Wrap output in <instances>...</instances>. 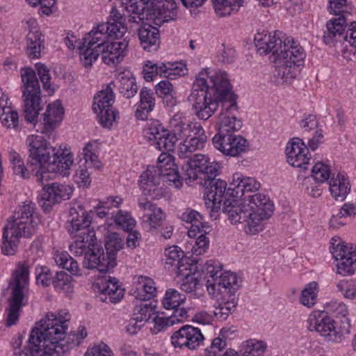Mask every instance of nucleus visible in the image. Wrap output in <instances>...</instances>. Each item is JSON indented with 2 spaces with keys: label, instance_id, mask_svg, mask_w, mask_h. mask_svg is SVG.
Returning <instances> with one entry per match:
<instances>
[{
  "label": "nucleus",
  "instance_id": "4be33fe9",
  "mask_svg": "<svg viewBox=\"0 0 356 356\" xmlns=\"http://www.w3.org/2000/svg\"><path fill=\"white\" fill-rule=\"evenodd\" d=\"M143 77L147 81H152L156 75L164 76L168 79H175L177 76L184 74V69L178 66L177 63H163L158 65L152 61L145 62L143 67Z\"/></svg>",
  "mask_w": 356,
  "mask_h": 356
},
{
  "label": "nucleus",
  "instance_id": "2eb2a0df",
  "mask_svg": "<svg viewBox=\"0 0 356 356\" xmlns=\"http://www.w3.org/2000/svg\"><path fill=\"white\" fill-rule=\"evenodd\" d=\"M113 102L114 93L110 85L94 97L93 110L104 127L109 128L115 120V113L112 110Z\"/></svg>",
  "mask_w": 356,
  "mask_h": 356
},
{
  "label": "nucleus",
  "instance_id": "c03bdc74",
  "mask_svg": "<svg viewBox=\"0 0 356 356\" xmlns=\"http://www.w3.org/2000/svg\"><path fill=\"white\" fill-rule=\"evenodd\" d=\"M159 172H161V180L167 183L170 186H175L176 188H179L182 186L181 177L178 171L177 165L165 167L163 165L158 166Z\"/></svg>",
  "mask_w": 356,
  "mask_h": 356
},
{
  "label": "nucleus",
  "instance_id": "aec40b11",
  "mask_svg": "<svg viewBox=\"0 0 356 356\" xmlns=\"http://www.w3.org/2000/svg\"><path fill=\"white\" fill-rule=\"evenodd\" d=\"M139 182L145 196L154 200H159L163 197L164 191L162 187L159 186L161 172H159L158 166H149L140 175Z\"/></svg>",
  "mask_w": 356,
  "mask_h": 356
},
{
  "label": "nucleus",
  "instance_id": "f257e3e1",
  "mask_svg": "<svg viewBox=\"0 0 356 356\" xmlns=\"http://www.w3.org/2000/svg\"><path fill=\"white\" fill-rule=\"evenodd\" d=\"M208 69L202 70L196 77L188 97V102L194 115L200 120H207L222 103L220 118L232 116L237 111L236 96L232 92L227 74L217 72L209 76Z\"/></svg>",
  "mask_w": 356,
  "mask_h": 356
},
{
  "label": "nucleus",
  "instance_id": "c85d7f7f",
  "mask_svg": "<svg viewBox=\"0 0 356 356\" xmlns=\"http://www.w3.org/2000/svg\"><path fill=\"white\" fill-rule=\"evenodd\" d=\"M141 47L147 51H156L160 44L159 29L149 24H143L138 29Z\"/></svg>",
  "mask_w": 356,
  "mask_h": 356
},
{
  "label": "nucleus",
  "instance_id": "338daca9",
  "mask_svg": "<svg viewBox=\"0 0 356 356\" xmlns=\"http://www.w3.org/2000/svg\"><path fill=\"white\" fill-rule=\"evenodd\" d=\"M165 264L172 267L183 259L184 252L177 246L169 247L165 250Z\"/></svg>",
  "mask_w": 356,
  "mask_h": 356
},
{
  "label": "nucleus",
  "instance_id": "680f3d73",
  "mask_svg": "<svg viewBox=\"0 0 356 356\" xmlns=\"http://www.w3.org/2000/svg\"><path fill=\"white\" fill-rule=\"evenodd\" d=\"M155 314V307L151 304L136 305L134 309V316L145 323Z\"/></svg>",
  "mask_w": 356,
  "mask_h": 356
},
{
  "label": "nucleus",
  "instance_id": "ea45409f",
  "mask_svg": "<svg viewBox=\"0 0 356 356\" xmlns=\"http://www.w3.org/2000/svg\"><path fill=\"white\" fill-rule=\"evenodd\" d=\"M124 246V242L120 234L116 232L109 234L106 238L105 248L108 257V266L115 267L116 254Z\"/></svg>",
  "mask_w": 356,
  "mask_h": 356
},
{
  "label": "nucleus",
  "instance_id": "c9c22d12",
  "mask_svg": "<svg viewBox=\"0 0 356 356\" xmlns=\"http://www.w3.org/2000/svg\"><path fill=\"white\" fill-rule=\"evenodd\" d=\"M310 331H316L323 337L330 336L332 333H336L335 321L327 316V313H321L316 316H310L309 318Z\"/></svg>",
  "mask_w": 356,
  "mask_h": 356
},
{
  "label": "nucleus",
  "instance_id": "9b49d317",
  "mask_svg": "<svg viewBox=\"0 0 356 356\" xmlns=\"http://www.w3.org/2000/svg\"><path fill=\"white\" fill-rule=\"evenodd\" d=\"M49 320V321L54 322V323H52L53 327H62L63 329V337H62L60 340L58 339L59 346L60 345L65 348L63 350L64 351L60 355L64 354L73 346H79L81 341L87 336V332L84 327H82L77 333L75 332H70L67 336L66 332L68 327L67 322L70 320V314L68 312L65 311L59 312L57 314L50 312L47 313L43 318L36 323L34 327H40V325H45ZM54 341L56 342L57 339L52 340V342H54Z\"/></svg>",
  "mask_w": 356,
  "mask_h": 356
},
{
  "label": "nucleus",
  "instance_id": "69168bd1",
  "mask_svg": "<svg viewBox=\"0 0 356 356\" xmlns=\"http://www.w3.org/2000/svg\"><path fill=\"white\" fill-rule=\"evenodd\" d=\"M356 215V206L352 203H345L337 215L332 216L330 220L331 227H336L337 220L341 218L353 217Z\"/></svg>",
  "mask_w": 356,
  "mask_h": 356
},
{
  "label": "nucleus",
  "instance_id": "f8f14e48",
  "mask_svg": "<svg viewBox=\"0 0 356 356\" xmlns=\"http://www.w3.org/2000/svg\"><path fill=\"white\" fill-rule=\"evenodd\" d=\"M248 197L246 205L251 209L253 219L250 220L245 233L256 234L263 230L264 221L272 215L273 204L268 197L259 193Z\"/></svg>",
  "mask_w": 356,
  "mask_h": 356
},
{
  "label": "nucleus",
  "instance_id": "a878e982",
  "mask_svg": "<svg viewBox=\"0 0 356 356\" xmlns=\"http://www.w3.org/2000/svg\"><path fill=\"white\" fill-rule=\"evenodd\" d=\"M129 40L127 38L121 41L108 42L104 49L99 50L102 61L108 65H115L121 63L128 51Z\"/></svg>",
  "mask_w": 356,
  "mask_h": 356
},
{
  "label": "nucleus",
  "instance_id": "f3484780",
  "mask_svg": "<svg viewBox=\"0 0 356 356\" xmlns=\"http://www.w3.org/2000/svg\"><path fill=\"white\" fill-rule=\"evenodd\" d=\"M346 21V18L342 15L337 19H331L327 22V32L325 33L323 38L325 44H331L334 40L343 38L351 46L356 47V22L350 23L345 35H343V26Z\"/></svg>",
  "mask_w": 356,
  "mask_h": 356
},
{
  "label": "nucleus",
  "instance_id": "72a5a7b5",
  "mask_svg": "<svg viewBox=\"0 0 356 356\" xmlns=\"http://www.w3.org/2000/svg\"><path fill=\"white\" fill-rule=\"evenodd\" d=\"M64 114L63 108L60 102L57 101L52 104H49L43 118L42 133L51 132L63 120Z\"/></svg>",
  "mask_w": 356,
  "mask_h": 356
},
{
  "label": "nucleus",
  "instance_id": "864d4df0",
  "mask_svg": "<svg viewBox=\"0 0 356 356\" xmlns=\"http://www.w3.org/2000/svg\"><path fill=\"white\" fill-rule=\"evenodd\" d=\"M126 4L127 12H146V18H154L150 0H128Z\"/></svg>",
  "mask_w": 356,
  "mask_h": 356
},
{
  "label": "nucleus",
  "instance_id": "ddd939ff",
  "mask_svg": "<svg viewBox=\"0 0 356 356\" xmlns=\"http://www.w3.org/2000/svg\"><path fill=\"white\" fill-rule=\"evenodd\" d=\"M331 252L336 260H340L337 265V273L343 276L350 275L356 272V245L348 247L339 238L332 239Z\"/></svg>",
  "mask_w": 356,
  "mask_h": 356
},
{
  "label": "nucleus",
  "instance_id": "37998d69",
  "mask_svg": "<svg viewBox=\"0 0 356 356\" xmlns=\"http://www.w3.org/2000/svg\"><path fill=\"white\" fill-rule=\"evenodd\" d=\"M215 12L219 17L236 13L243 6V0H211Z\"/></svg>",
  "mask_w": 356,
  "mask_h": 356
},
{
  "label": "nucleus",
  "instance_id": "7c9ffc66",
  "mask_svg": "<svg viewBox=\"0 0 356 356\" xmlns=\"http://www.w3.org/2000/svg\"><path fill=\"white\" fill-rule=\"evenodd\" d=\"M152 14L160 22L174 19L177 15V4L175 0H151Z\"/></svg>",
  "mask_w": 356,
  "mask_h": 356
},
{
  "label": "nucleus",
  "instance_id": "6e6552de",
  "mask_svg": "<svg viewBox=\"0 0 356 356\" xmlns=\"http://www.w3.org/2000/svg\"><path fill=\"white\" fill-rule=\"evenodd\" d=\"M26 143L29 148L31 165L35 166L32 171L35 170L34 175L36 177V181L43 185L44 179L49 177L45 168L53 156L56 155V149L42 136H29Z\"/></svg>",
  "mask_w": 356,
  "mask_h": 356
},
{
  "label": "nucleus",
  "instance_id": "4c0bfd02",
  "mask_svg": "<svg viewBox=\"0 0 356 356\" xmlns=\"http://www.w3.org/2000/svg\"><path fill=\"white\" fill-rule=\"evenodd\" d=\"M155 98L154 92L147 88H143L140 92V104L135 112L137 119L145 120L149 113L154 109Z\"/></svg>",
  "mask_w": 356,
  "mask_h": 356
},
{
  "label": "nucleus",
  "instance_id": "052dcab7",
  "mask_svg": "<svg viewBox=\"0 0 356 356\" xmlns=\"http://www.w3.org/2000/svg\"><path fill=\"white\" fill-rule=\"evenodd\" d=\"M207 232L201 229V232L197 233L195 241V244L193 245L191 252L193 254L201 255L204 254L209 248V240L205 236Z\"/></svg>",
  "mask_w": 356,
  "mask_h": 356
},
{
  "label": "nucleus",
  "instance_id": "423d86ee",
  "mask_svg": "<svg viewBox=\"0 0 356 356\" xmlns=\"http://www.w3.org/2000/svg\"><path fill=\"white\" fill-rule=\"evenodd\" d=\"M34 267L33 262L24 261L18 262L13 270L11 279L8 284L10 296L8 299V307L6 308V325L10 327L15 325L19 320L20 312L26 291L29 284V274Z\"/></svg>",
  "mask_w": 356,
  "mask_h": 356
},
{
  "label": "nucleus",
  "instance_id": "39448f33",
  "mask_svg": "<svg viewBox=\"0 0 356 356\" xmlns=\"http://www.w3.org/2000/svg\"><path fill=\"white\" fill-rule=\"evenodd\" d=\"M202 270L208 275L207 288L209 293L212 296L216 292L222 293L218 303L233 312L237 305L235 293L241 286V281L235 273L222 272V266L217 261H207Z\"/></svg>",
  "mask_w": 356,
  "mask_h": 356
},
{
  "label": "nucleus",
  "instance_id": "412c9836",
  "mask_svg": "<svg viewBox=\"0 0 356 356\" xmlns=\"http://www.w3.org/2000/svg\"><path fill=\"white\" fill-rule=\"evenodd\" d=\"M212 141L216 149L225 155L231 156H236L245 152L248 145L245 138L234 134L223 136H215Z\"/></svg>",
  "mask_w": 356,
  "mask_h": 356
},
{
  "label": "nucleus",
  "instance_id": "5701e85b",
  "mask_svg": "<svg viewBox=\"0 0 356 356\" xmlns=\"http://www.w3.org/2000/svg\"><path fill=\"white\" fill-rule=\"evenodd\" d=\"M138 207L143 212V223L147 225L150 230L163 226L165 216L161 208L144 197L139 199Z\"/></svg>",
  "mask_w": 356,
  "mask_h": 356
},
{
  "label": "nucleus",
  "instance_id": "7ed1b4c3",
  "mask_svg": "<svg viewBox=\"0 0 356 356\" xmlns=\"http://www.w3.org/2000/svg\"><path fill=\"white\" fill-rule=\"evenodd\" d=\"M125 18L113 8L106 23L99 24L79 42L80 59L86 67H90L99 56V50L108 42V38L120 39L127 31Z\"/></svg>",
  "mask_w": 356,
  "mask_h": 356
},
{
  "label": "nucleus",
  "instance_id": "603ef678",
  "mask_svg": "<svg viewBox=\"0 0 356 356\" xmlns=\"http://www.w3.org/2000/svg\"><path fill=\"white\" fill-rule=\"evenodd\" d=\"M186 300V296L181 294L174 289H169L165 291L162 304L165 309H170L177 306H180Z\"/></svg>",
  "mask_w": 356,
  "mask_h": 356
},
{
  "label": "nucleus",
  "instance_id": "5fc2aeb1",
  "mask_svg": "<svg viewBox=\"0 0 356 356\" xmlns=\"http://www.w3.org/2000/svg\"><path fill=\"white\" fill-rule=\"evenodd\" d=\"M317 289L318 284L316 282L309 283L306 288L302 291L300 302L307 307H313L316 302Z\"/></svg>",
  "mask_w": 356,
  "mask_h": 356
},
{
  "label": "nucleus",
  "instance_id": "0e129e2a",
  "mask_svg": "<svg viewBox=\"0 0 356 356\" xmlns=\"http://www.w3.org/2000/svg\"><path fill=\"white\" fill-rule=\"evenodd\" d=\"M35 273L37 284L47 287L52 283L54 278L51 270L47 267L38 266L35 267Z\"/></svg>",
  "mask_w": 356,
  "mask_h": 356
},
{
  "label": "nucleus",
  "instance_id": "a18cd8bd",
  "mask_svg": "<svg viewBox=\"0 0 356 356\" xmlns=\"http://www.w3.org/2000/svg\"><path fill=\"white\" fill-rule=\"evenodd\" d=\"M172 131L177 140L182 141L189 138L192 134L201 125L195 123L189 124L174 119L170 122Z\"/></svg>",
  "mask_w": 356,
  "mask_h": 356
},
{
  "label": "nucleus",
  "instance_id": "a211bd4d",
  "mask_svg": "<svg viewBox=\"0 0 356 356\" xmlns=\"http://www.w3.org/2000/svg\"><path fill=\"white\" fill-rule=\"evenodd\" d=\"M48 178L44 179L47 180ZM43 193L42 195L41 207L44 212H48L52 206L60 202L69 200L73 190L69 186L58 183H52L50 185H42Z\"/></svg>",
  "mask_w": 356,
  "mask_h": 356
},
{
  "label": "nucleus",
  "instance_id": "f03ea898",
  "mask_svg": "<svg viewBox=\"0 0 356 356\" xmlns=\"http://www.w3.org/2000/svg\"><path fill=\"white\" fill-rule=\"evenodd\" d=\"M280 34L258 33L254 38L255 45L261 55L271 54L270 60L275 63V76L282 82L291 83L297 76L298 67L304 62L305 53L293 38H286L282 44Z\"/></svg>",
  "mask_w": 356,
  "mask_h": 356
},
{
  "label": "nucleus",
  "instance_id": "09e8293b",
  "mask_svg": "<svg viewBox=\"0 0 356 356\" xmlns=\"http://www.w3.org/2000/svg\"><path fill=\"white\" fill-rule=\"evenodd\" d=\"M242 127V122L234 115H225L220 120L218 133L216 136H226L232 134L233 132L238 131Z\"/></svg>",
  "mask_w": 356,
  "mask_h": 356
},
{
  "label": "nucleus",
  "instance_id": "8fccbe9b",
  "mask_svg": "<svg viewBox=\"0 0 356 356\" xmlns=\"http://www.w3.org/2000/svg\"><path fill=\"white\" fill-rule=\"evenodd\" d=\"M156 92L157 95L165 99L168 106H175L177 101L175 97V91L172 84L167 80L160 81L156 86Z\"/></svg>",
  "mask_w": 356,
  "mask_h": 356
},
{
  "label": "nucleus",
  "instance_id": "3c124183",
  "mask_svg": "<svg viewBox=\"0 0 356 356\" xmlns=\"http://www.w3.org/2000/svg\"><path fill=\"white\" fill-rule=\"evenodd\" d=\"M139 287L137 288L138 293L137 298L141 300H147L154 298L156 296V287L155 282L149 277H140Z\"/></svg>",
  "mask_w": 356,
  "mask_h": 356
},
{
  "label": "nucleus",
  "instance_id": "13d9d810",
  "mask_svg": "<svg viewBox=\"0 0 356 356\" xmlns=\"http://www.w3.org/2000/svg\"><path fill=\"white\" fill-rule=\"evenodd\" d=\"M10 161L13 163V169L15 175H19L22 178H28L29 177V172L25 167L24 161L18 153L11 151L10 152Z\"/></svg>",
  "mask_w": 356,
  "mask_h": 356
},
{
  "label": "nucleus",
  "instance_id": "9d476101",
  "mask_svg": "<svg viewBox=\"0 0 356 356\" xmlns=\"http://www.w3.org/2000/svg\"><path fill=\"white\" fill-rule=\"evenodd\" d=\"M187 159L182 164V179L187 184H202L205 179L218 175V163L211 161L207 156L196 154Z\"/></svg>",
  "mask_w": 356,
  "mask_h": 356
},
{
  "label": "nucleus",
  "instance_id": "6e6d98bb",
  "mask_svg": "<svg viewBox=\"0 0 356 356\" xmlns=\"http://www.w3.org/2000/svg\"><path fill=\"white\" fill-rule=\"evenodd\" d=\"M113 219L118 227L127 232L131 231L136 225L135 220L128 213H123L121 210L115 211Z\"/></svg>",
  "mask_w": 356,
  "mask_h": 356
},
{
  "label": "nucleus",
  "instance_id": "20e7f679",
  "mask_svg": "<svg viewBox=\"0 0 356 356\" xmlns=\"http://www.w3.org/2000/svg\"><path fill=\"white\" fill-rule=\"evenodd\" d=\"M39 222L33 202L26 201L19 206L3 228L2 252L6 255L15 254L20 238L31 237L36 232Z\"/></svg>",
  "mask_w": 356,
  "mask_h": 356
},
{
  "label": "nucleus",
  "instance_id": "c756f323",
  "mask_svg": "<svg viewBox=\"0 0 356 356\" xmlns=\"http://www.w3.org/2000/svg\"><path fill=\"white\" fill-rule=\"evenodd\" d=\"M83 267L89 269L97 268L100 273L110 272L114 267L108 266V257H105L102 249L96 248L95 245L83 261Z\"/></svg>",
  "mask_w": 356,
  "mask_h": 356
},
{
  "label": "nucleus",
  "instance_id": "393cba45",
  "mask_svg": "<svg viewBox=\"0 0 356 356\" xmlns=\"http://www.w3.org/2000/svg\"><path fill=\"white\" fill-rule=\"evenodd\" d=\"M95 287L99 291V299L102 302L118 303L124 296V290L118 285L115 277L100 280L96 283Z\"/></svg>",
  "mask_w": 356,
  "mask_h": 356
},
{
  "label": "nucleus",
  "instance_id": "49530a36",
  "mask_svg": "<svg viewBox=\"0 0 356 356\" xmlns=\"http://www.w3.org/2000/svg\"><path fill=\"white\" fill-rule=\"evenodd\" d=\"M118 79L120 83L118 86L119 92L124 97L129 99L137 93L138 88L134 77L122 72L119 74Z\"/></svg>",
  "mask_w": 356,
  "mask_h": 356
},
{
  "label": "nucleus",
  "instance_id": "1a4fd4ad",
  "mask_svg": "<svg viewBox=\"0 0 356 356\" xmlns=\"http://www.w3.org/2000/svg\"><path fill=\"white\" fill-rule=\"evenodd\" d=\"M20 74L23 83L22 98L25 118L28 122L34 123L39 111L42 108L40 105V86L32 68H22Z\"/></svg>",
  "mask_w": 356,
  "mask_h": 356
},
{
  "label": "nucleus",
  "instance_id": "473e14b6",
  "mask_svg": "<svg viewBox=\"0 0 356 356\" xmlns=\"http://www.w3.org/2000/svg\"><path fill=\"white\" fill-rule=\"evenodd\" d=\"M73 155L70 152H62L60 154L56 150V155L53 156L45 168L49 174L54 172L62 176L70 175V167L73 164Z\"/></svg>",
  "mask_w": 356,
  "mask_h": 356
},
{
  "label": "nucleus",
  "instance_id": "e2e57ef3",
  "mask_svg": "<svg viewBox=\"0 0 356 356\" xmlns=\"http://www.w3.org/2000/svg\"><path fill=\"white\" fill-rule=\"evenodd\" d=\"M333 314L336 315L337 318H341L340 322L342 323V325L340 326V332H341L342 334H349L350 325L349 318L346 317L348 314L347 307L340 302L339 305H337V307H336V310H334Z\"/></svg>",
  "mask_w": 356,
  "mask_h": 356
},
{
  "label": "nucleus",
  "instance_id": "bf43d9fd",
  "mask_svg": "<svg viewBox=\"0 0 356 356\" xmlns=\"http://www.w3.org/2000/svg\"><path fill=\"white\" fill-rule=\"evenodd\" d=\"M71 277L66 273L61 271L57 273L53 279L52 284L58 291L68 292L72 289Z\"/></svg>",
  "mask_w": 356,
  "mask_h": 356
},
{
  "label": "nucleus",
  "instance_id": "0eeeda50",
  "mask_svg": "<svg viewBox=\"0 0 356 356\" xmlns=\"http://www.w3.org/2000/svg\"><path fill=\"white\" fill-rule=\"evenodd\" d=\"M52 323L49 320L45 325L32 329L29 338L30 355L27 352H15V356H60L65 348L59 346L58 341L52 342V340H60L63 337V329L53 327Z\"/></svg>",
  "mask_w": 356,
  "mask_h": 356
},
{
  "label": "nucleus",
  "instance_id": "cd10ccee",
  "mask_svg": "<svg viewBox=\"0 0 356 356\" xmlns=\"http://www.w3.org/2000/svg\"><path fill=\"white\" fill-rule=\"evenodd\" d=\"M90 217L82 206L78 205L76 207L70 208L67 225L69 232H85V229L90 230Z\"/></svg>",
  "mask_w": 356,
  "mask_h": 356
},
{
  "label": "nucleus",
  "instance_id": "f704fd0d",
  "mask_svg": "<svg viewBox=\"0 0 356 356\" xmlns=\"http://www.w3.org/2000/svg\"><path fill=\"white\" fill-rule=\"evenodd\" d=\"M151 129L150 140L155 141V145L159 150L171 152L175 149V144L178 140L172 131L164 129L163 127Z\"/></svg>",
  "mask_w": 356,
  "mask_h": 356
},
{
  "label": "nucleus",
  "instance_id": "e433bc0d",
  "mask_svg": "<svg viewBox=\"0 0 356 356\" xmlns=\"http://www.w3.org/2000/svg\"><path fill=\"white\" fill-rule=\"evenodd\" d=\"M95 233L93 230H86L77 235L76 241L70 245V250L75 256H86L95 245Z\"/></svg>",
  "mask_w": 356,
  "mask_h": 356
},
{
  "label": "nucleus",
  "instance_id": "a19ab883",
  "mask_svg": "<svg viewBox=\"0 0 356 356\" xmlns=\"http://www.w3.org/2000/svg\"><path fill=\"white\" fill-rule=\"evenodd\" d=\"M181 218L183 221L191 225L188 231L190 238H195L197 233L201 232V229L205 227L203 225V216L193 209H187L181 214Z\"/></svg>",
  "mask_w": 356,
  "mask_h": 356
},
{
  "label": "nucleus",
  "instance_id": "4468645a",
  "mask_svg": "<svg viewBox=\"0 0 356 356\" xmlns=\"http://www.w3.org/2000/svg\"><path fill=\"white\" fill-rule=\"evenodd\" d=\"M216 176L208 177L201 184L204 186L205 205L210 209L211 213H217L221 209L222 202L227 198L230 191L227 190V183L220 179H216Z\"/></svg>",
  "mask_w": 356,
  "mask_h": 356
},
{
  "label": "nucleus",
  "instance_id": "bb28decb",
  "mask_svg": "<svg viewBox=\"0 0 356 356\" xmlns=\"http://www.w3.org/2000/svg\"><path fill=\"white\" fill-rule=\"evenodd\" d=\"M197 129L189 138L179 145L177 154L180 158H189L193 152L204 147L207 137L202 126Z\"/></svg>",
  "mask_w": 356,
  "mask_h": 356
},
{
  "label": "nucleus",
  "instance_id": "79ce46f5",
  "mask_svg": "<svg viewBox=\"0 0 356 356\" xmlns=\"http://www.w3.org/2000/svg\"><path fill=\"white\" fill-rule=\"evenodd\" d=\"M44 40L42 35L34 33L26 34V54L30 58H39L41 56V50L44 48Z\"/></svg>",
  "mask_w": 356,
  "mask_h": 356
},
{
  "label": "nucleus",
  "instance_id": "de8ad7c7",
  "mask_svg": "<svg viewBox=\"0 0 356 356\" xmlns=\"http://www.w3.org/2000/svg\"><path fill=\"white\" fill-rule=\"evenodd\" d=\"M54 259L57 265L68 270L73 275H80V268L78 263L67 252H56Z\"/></svg>",
  "mask_w": 356,
  "mask_h": 356
},
{
  "label": "nucleus",
  "instance_id": "2f4dec72",
  "mask_svg": "<svg viewBox=\"0 0 356 356\" xmlns=\"http://www.w3.org/2000/svg\"><path fill=\"white\" fill-rule=\"evenodd\" d=\"M232 188H228L232 191L229 196L239 197L244 195L245 192H252L257 191L260 184L252 177H244L239 173H235L231 183Z\"/></svg>",
  "mask_w": 356,
  "mask_h": 356
},
{
  "label": "nucleus",
  "instance_id": "b1692460",
  "mask_svg": "<svg viewBox=\"0 0 356 356\" xmlns=\"http://www.w3.org/2000/svg\"><path fill=\"white\" fill-rule=\"evenodd\" d=\"M308 152V148L301 139L293 138L286 148L287 162L293 167L306 170L309 161L307 156Z\"/></svg>",
  "mask_w": 356,
  "mask_h": 356
},
{
  "label": "nucleus",
  "instance_id": "58836bf2",
  "mask_svg": "<svg viewBox=\"0 0 356 356\" xmlns=\"http://www.w3.org/2000/svg\"><path fill=\"white\" fill-rule=\"evenodd\" d=\"M329 185L330 194L337 201H343L350 191L349 181L339 174L330 179Z\"/></svg>",
  "mask_w": 356,
  "mask_h": 356
},
{
  "label": "nucleus",
  "instance_id": "dca6fc26",
  "mask_svg": "<svg viewBox=\"0 0 356 356\" xmlns=\"http://www.w3.org/2000/svg\"><path fill=\"white\" fill-rule=\"evenodd\" d=\"M204 339L200 330L190 325L182 326L170 337L171 344L175 348L191 350L197 349Z\"/></svg>",
  "mask_w": 356,
  "mask_h": 356
},
{
  "label": "nucleus",
  "instance_id": "4d7b16f0",
  "mask_svg": "<svg viewBox=\"0 0 356 356\" xmlns=\"http://www.w3.org/2000/svg\"><path fill=\"white\" fill-rule=\"evenodd\" d=\"M312 176L315 181L323 183L330 177V167L322 162H318L312 169Z\"/></svg>",
  "mask_w": 356,
  "mask_h": 356
},
{
  "label": "nucleus",
  "instance_id": "6ab92c4d",
  "mask_svg": "<svg viewBox=\"0 0 356 356\" xmlns=\"http://www.w3.org/2000/svg\"><path fill=\"white\" fill-rule=\"evenodd\" d=\"M222 211L227 214L231 223L247 222L244 229L249 227L250 220L252 218L251 209L246 205V200L240 202L236 199L225 198L221 206Z\"/></svg>",
  "mask_w": 356,
  "mask_h": 356
},
{
  "label": "nucleus",
  "instance_id": "774afa93",
  "mask_svg": "<svg viewBox=\"0 0 356 356\" xmlns=\"http://www.w3.org/2000/svg\"><path fill=\"white\" fill-rule=\"evenodd\" d=\"M266 348V345L261 341H248L244 353L245 356H260Z\"/></svg>",
  "mask_w": 356,
  "mask_h": 356
}]
</instances>
